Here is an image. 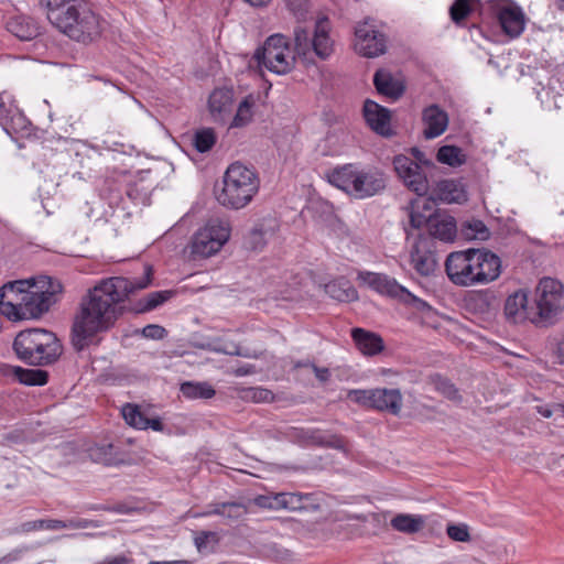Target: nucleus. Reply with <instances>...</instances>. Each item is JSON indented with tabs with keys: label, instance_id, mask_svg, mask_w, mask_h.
<instances>
[{
	"label": "nucleus",
	"instance_id": "61",
	"mask_svg": "<svg viewBox=\"0 0 564 564\" xmlns=\"http://www.w3.org/2000/svg\"><path fill=\"white\" fill-rule=\"evenodd\" d=\"M36 531V524L34 521H26L21 523L19 527L8 530V534H20Z\"/></svg>",
	"mask_w": 564,
	"mask_h": 564
},
{
	"label": "nucleus",
	"instance_id": "36",
	"mask_svg": "<svg viewBox=\"0 0 564 564\" xmlns=\"http://www.w3.org/2000/svg\"><path fill=\"white\" fill-rule=\"evenodd\" d=\"M436 159L440 163L452 167L460 166L466 162V155L463 150L452 144L442 145L437 150Z\"/></svg>",
	"mask_w": 564,
	"mask_h": 564
},
{
	"label": "nucleus",
	"instance_id": "54",
	"mask_svg": "<svg viewBox=\"0 0 564 564\" xmlns=\"http://www.w3.org/2000/svg\"><path fill=\"white\" fill-rule=\"evenodd\" d=\"M288 8L300 19L307 12V0H285Z\"/></svg>",
	"mask_w": 564,
	"mask_h": 564
},
{
	"label": "nucleus",
	"instance_id": "62",
	"mask_svg": "<svg viewBox=\"0 0 564 564\" xmlns=\"http://www.w3.org/2000/svg\"><path fill=\"white\" fill-rule=\"evenodd\" d=\"M311 368L312 370L314 371L315 373V377L321 381V382H327L329 379H330V371L328 368H325V367H318L316 366L315 364H312L311 365Z\"/></svg>",
	"mask_w": 564,
	"mask_h": 564
},
{
	"label": "nucleus",
	"instance_id": "3",
	"mask_svg": "<svg viewBox=\"0 0 564 564\" xmlns=\"http://www.w3.org/2000/svg\"><path fill=\"white\" fill-rule=\"evenodd\" d=\"M445 272L457 286L485 285L500 276L501 259L486 248L453 251L445 260Z\"/></svg>",
	"mask_w": 564,
	"mask_h": 564
},
{
	"label": "nucleus",
	"instance_id": "30",
	"mask_svg": "<svg viewBox=\"0 0 564 564\" xmlns=\"http://www.w3.org/2000/svg\"><path fill=\"white\" fill-rule=\"evenodd\" d=\"M90 458L107 466L120 465L123 463L121 453L113 444L96 445L89 449Z\"/></svg>",
	"mask_w": 564,
	"mask_h": 564
},
{
	"label": "nucleus",
	"instance_id": "52",
	"mask_svg": "<svg viewBox=\"0 0 564 564\" xmlns=\"http://www.w3.org/2000/svg\"><path fill=\"white\" fill-rule=\"evenodd\" d=\"M217 542L216 532L200 531L194 539V544L198 552H204L207 549L209 540Z\"/></svg>",
	"mask_w": 564,
	"mask_h": 564
},
{
	"label": "nucleus",
	"instance_id": "24",
	"mask_svg": "<svg viewBox=\"0 0 564 564\" xmlns=\"http://www.w3.org/2000/svg\"><path fill=\"white\" fill-rule=\"evenodd\" d=\"M373 85L380 95L391 98L392 100H398L405 91L404 84L395 79L391 73L383 69H378L375 73Z\"/></svg>",
	"mask_w": 564,
	"mask_h": 564
},
{
	"label": "nucleus",
	"instance_id": "35",
	"mask_svg": "<svg viewBox=\"0 0 564 564\" xmlns=\"http://www.w3.org/2000/svg\"><path fill=\"white\" fill-rule=\"evenodd\" d=\"M424 521L420 516L400 513L392 518L391 527L403 533H416L423 528Z\"/></svg>",
	"mask_w": 564,
	"mask_h": 564
},
{
	"label": "nucleus",
	"instance_id": "7",
	"mask_svg": "<svg viewBox=\"0 0 564 564\" xmlns=\"http://www.w3.org/2000/svg\"><path fill=\"white\" fill-rule=\"evenodd\" d=\"M328 182L355 199H366L381 194L387 180L378 170L358 169L354 164L335 167L327 174Z\"/></svg>",
	"mask_w": 564,
	"mask_h": 564
},
{
	"label": "nucleus",
	"instance_id": "49",
	"mask_svg": "<svg viewBox=\"0 0 564 564\" xmlns=\"http://www.w3.org/2000/svg\"><path fill=\"white\" fill-rule=\"evenodd\" d=\"M247 513V508L240 502H226L225 514L223 517L230 520H238Z\"/></svg>",
	"mask_w": 564,
	"mask_h": 564
},
{
	"label": "nucleus",
	"instance_id": "29",
	"mask_svg": "<svg viewBox=\"0 0 564 564\" xmlns=\"http://www.w3.org/2000/svg\"><path fill=\"white\" fill-rule=\"evenodd\" d=\"M325 292L338 302H352L358 300V292L346 278L335 279L325 284Z\"/></svg>",
	"mask_w": 564,
	"mask_h": 564
},
{
	"label": "nucleus",
	"instance_id": "34",
	"mask_svg": "<svg viewBox=\"0 0 564 564\" xmlns=\"http://www.w3.org/2000/svg\"><path fill=\"white\" fill-rule=\"evenodd\" d=\"M181 392L187 399H210L216 394L215 389L208 382L185 381L181 384Z\"/></svg>",
	"mask_w": 564,
	"mask_h": 564
},
{
	"label": "nucleus",
	"instance_id": "27",
	"mask_svg": "<svg viewBox=\"0 0 564 564\" xmlns=\"http://www.w3.org/2000/svg\"><path fill=\"white\" fill-rule=\"evenodd\" d=\"M528 291L520 290L507 297L505 314L509 321L520 323L528 318Z\"/></svg>",
	"mask_w": 564,
	"mask_h": 564
},
{
	"label": "nucleus",
	"instance_id": "22",
	"mask_svg": "<svg viewBox=\"0 0 564 564\" xmlns=\"http://www.w3.org/2000/svg\"><path fill=\"white\" fill-rule=\"evenodd\" d=\"M7 30L21 41H32L41 34V26L31 17L14 15L7 21Z\"/></svg>",
	"mask_w": 564,
	"mask_h": 564
},
{
	"label": "nucleus",
	"instance_id": "14",
	"mask_svg": "<svg viewBox=\"0 0 564 564\" xmlns=\"http://www.w3.org/2000/svg\"><path fill=\"white\" fill-rule=\"evenodd\" d=\"M433 239L430 236L420 234L411 250V263L415 271L422 276L434 273L437 260L434 252Z\"/></svg>",
	"mask_w": 564,
	"mask_h": 564
},
{
	"label": "nucleus",
	"instance_id": "46",
	"mask_svg": "<svg viewBox=\"0 0 564 564\" xmlns=\"http://www.w3.org/2000/svg\"><path fill=\"white\" fill-rule=\"evenodd\" d=\"M243 397L253 402H270L274 399V394L271 390L261 387L245 390Z\"/></svg>",
	"mask_w": 564,
	"mask_h": 564
},
{
	"label": "nucleus",
	"instance_id": "10",
	"mask_svg": "<svg viewBox=\"0 0 564 564\" xmlns=\"http://www.w3.org/2000/svg\"><path fill=\"white\" fill-rule=\"evenodd\" d=\"M412 159L399 154L393 158V167L398 176L403 181L404 185L419 196H423L429 191V181L422 172L421 165L430 166L432 162L425 159V155L417 148L412 149Z\"/></svg>",
	"mask_w": 564,
	"mask_h": 564
},
{
	"label": "nucleus",
	"instance_id": "42",
	"mask_svg": "<svg viewBox=\"0 0 564 564\" xmlns=\"http://www.w3.org/2000/svg\"><path fill=\"white\" fill-rule=\"evenodd\" d=\"M473 12V0H455L449 8V14L455 23L463 22Z\"/></svg>",
	"mask_w": 564,
	"mask_h": 564
},
{
	"label": "nucleus",
	"instance_id": "9",
	"mask_svg": "<svg viewBox=\"0 0 564 564\" xmlns=\"http://www.w3.org/2000/svg\"><path fill=\"white\" fill-rule=\"evenodd\" d=\"M253 57L259 66H264L276 75L290 73L297 58L288 39L282 34L269 36L264 44L257 48Z\"/></svg>",
	"mask_w": 564,
	"mask_h": 564
},
{
	"label": "nucleus",
	"instance_id": "15",
	"mask_svg": "<svg viewBox=\"0 0 564 564\" xmlns=\"http://www.w3.org/2000/svg\"><path fill=\"white\" fill-rule=\"evenodd\" d=\"M290 436L302 446H319L340 449L344 441L340 436L313 427H293Z\"/></svg>",
	"mask_w": 564,
	"mask_h": 564
},
{
	"label": "nucleus",
	"instance_id": "48",
	"mask_svg": "<svg viewBox=\"0 0 564 564\" xmlns=\"http://www.w3.org/2000/svg\"><path fill=\"white\" fill-rule=\"evenodd\" d=\"M437 390L449 400H460L458 389L447 379H440L436 383Z\"/></svg>",
	"mask_w": 564,
	"mask_h": 564
},
{
	"label": "nucleus",
	"instance_id": "16",
	"mask_svg": "<svg viewBox=\"0 0 564 564\" xmlns=\"http://www.w3.org/2000/svg\"><path fill=\"white\" fill-rule=\"evenodd\" d=\"M0 124L11 137H30L32 131L31 121L15 106H7L4 97L0 94Z\"/></svg>",
	"mask_w": 564,
	"mask_h": 564
},
{
	"label": "nucleus",
	"instance_id": "33",
	"mask_svg": "<svg viewBox=\"0 0 564 564\" xmlns=\"http://www.w3.org/2000/svg\"><path fill=\"white\" fill-rule=\"evenodd\" d=\"M13 375L20 383L26 386H44L48 381V372L43 369H25L13 367Z\"/></svg>",
	"mask_w": 564,
	"mask_h": 564
},
{
	"label": "nucleus",
	"instance_id": "47",
	"mask_svg": "<svg viewBox=\"0 0 564 564\" xmlns=\"http://www.w3.org/2000/svg\"><path fill=\"white\" fill-rule=\"evenodd\" d=\"M447 535L457 542H467L470 540L468 527L466 524H448L446 528Z\"/></svg>",
	"mask_w": 564,
	"mask_h": 564
},
{
	"label": "nucleus",
	"instance_id": "55",
	"mask_svg": "<svg viewBox=\"0 0 564 564\" xmlns=\"http://www.w3.org/2000/svg\"><path fill=\"white\" fill-rule=\"evenodd\" d=\"M122 416L127 424L133 427V424H135V416L139 415V406L132 403H126L122 406Z\"/></svg>",
	"mask_w": 564,
	"mask_h": 564
},
{
	"label": "nucleus",
	"instance_id": "20",
	"mask_svg": "<svg viewBox=\"0 0 564 564\" xmlns=\"http://www.w3.org/2000/svg\"><path fill=\"white\" fill-rule=\"evenodd\" d=\"M402 401L403 398L399 389L377 388L373 389L371 409L399 415Z\"/></svg>",
	"mask_w": 564,
	"mask_h": 564
},
{
	"label": "nucleus",
	"instance_id": "64",
	"mask_svg": "<svg viewBox=\"0 0 564 564\" xmlns=\"http://www.w3.org/2000/svg\"><path fill=\"white\" fill-rule=\"evenodd\" d=\"M256 372V367L253 365H243L241 367L236 368L232 373L237 377H243L248 375H252Z\"/></svg>",
	"mask_w": 564,
	"mask_h": 564
},
{
	"label": "nucleus",
	"instance_id": "43",
	"mask_svg": "<svg viewBox=\"0 0 564 564\" xmlns=\"http://www.w3.org/2000/svg\"><path fill=\"white\" fill-rule=\"evenodd\" d=\"M531 264L534 269L543 267L549 262L547 250L539 240L531 238Z\"/></svg>",
	"mask_w": 564,
	"mask_h": 564
},
{
	"label": "nucleus",
	"instance_id": "28",
	"mask_svg": "<svg viewBox=\"0 0 564 564\" xmlns=\"http://www.w3.org/2000/svg\"><path fill=\"white\" fill-rule=\"evenodd\" d=\"M327 24V18H322L316 21L314 28L312 54L314 53L322 59L327 58L333 52V44L328 36Z\"/></svg>",
	"mask_w": 564,
	"mask_h": 564
},
{
	"label": "nucleus",
	"instance_id": "53",
	"mask_svg": "<svg viewBox=\"0 0 564 564\" xmlns=\"http://www.w3.org/2000/svg\"><path fill=\"white\" fill-rule=\"evenodd\" d=\"M280 492L274 496H259L256 498L257 506L267 509H281Z\"/></svg>",
	"mask_w": 564,
	"mask_h": 564
},
{
	"label": "nucleus",
	"instance_id": "6",
	"mask_svg": "<svg viewBox=\"0 0 564 564\" xmlns=\"http://www.w3.org/2000/svg\"><path fill=\"white\" fill-rule=\"evenodd\" d=\"M18 358L31 366L54 364L62 355V344L53 332L31 328L20 332L13 341Z\"/></svg>",
	"mask_w": 564,
	"mask_h": 564
},
{
	"label": "nucleus",
	"instance_id": "56",
	"mask_svg": "<svg viewBox=\"0 0 564 564\" xmlns=\"http://www.w3.org/2000/svg\"><path fill=\"white\" fill-rule=\"evenodd\" d=\"M29 550V546L17 547L7 553L6 555H3L2 557H0V564H10L19 561L22 557L23 553L28 552Z\"/></svg>",
	"mask_w": 564,
	"mask_h": 564
},
{
	"label": "nucleus",
	"instance_id": "45",
	"mask_svg": "<svg viewBox=\"0 0 564 564\" xmlns=\"http://www.w3.org/2000/svg\"><path fill=\"white\" fill-rule=\"evenodd\" d=\"M372 393H373V389H368V390L354 389V390L348 391L347 398L350 401H352L359 405L371 409Z\"/></svg>",
	"mask_w": 564,
	"mask_h": 564
},
{
	"label": "nucleus",
	"instance_id": "4",
	"mask_svg": "<svg viewBox=\"0 0 564 564\" xmlns=\"http://www.w3.org/2000/svg\"><path fill=\"white\" fill-rule=\"evenodd\" d=\"M50 307V301L34 282L19 280L0 288V312L10 321L39 318Z\"/></svg>",
	"mask_w": 564,
	"mask_h": 564
},
{
	"label": "nucleus",
	"instance_id": "59",
	"mask_svg": "<svg viewBox=\"0 0 564 564\" xmlns=\"http://www.w3.org/2000/svg\"><path fill=\"white\" fill-rule=\"evenodd\" d=\"M533 409L540 413L543 417H556L555 403L553 404H538L534 405Z\"/></svg>",
	"mask_w": 564,
	"mask_h": 564
},
{
	"label": "nucleus",
	"instance_id": "57",
	"mask_svg": "<svg viewBox=\"0 0 564 564\" xmlns=\"http://www.w3.org/2000/svg\"><path fill=\"white\" fill-rule=\"evenodd\" d=\"M65 524L66 529H87L90 527H97V524H95L94 521L80 518L66 520Z\"/></svg>",
	"mask_w": 564,
	"mask_h": 564
},
{
	"label": "nucleus",
	"instance_id": "50",
	"mask_svg": "<svg viewBox=\"0 0 564 564\" xmlns=\"http://www.w3.org/2000/svg\"><path fill=\"white\" fill-rule=\"evenodd\" d=\"M143 337L154 340H160L166 337V329L158 324H149L144 326L141 330Z\"/></svg>",
	"mask_w": 564,
	"mask_h": 564
},
{
	"label": "nucleus",
	"instance_id": "31",
	"mask_svg": "<svg viewBox=\"0 0 564 564\" xmlns=\"http://www.w3.org/2000/svg\"><path fill=\"white\" fill-rule=\"evenodd\" d=\"M437 189L440 198L447 203H462L467 198L462 184L454 180L438 182Z\"/></svg>",
	"mask_w": 564,
	"mask_h": 564
},
{
	"label": "nucleus",
	"instance_id": "39",
	"mask_svg": "<svg viewBox=\"0 0 564 564\" xmlns=\"http://www.w3.org/2000/svg\"><path fill=\"white\" fill-rule=\"evenodd\" d=\"M216 141L217 137L213 128H202L193 135V145L200 153L210 151Z\"/></svg>",
	"mask_w": 564,
	"mask_h": 564
},
{
	"label": "nucleus",
	"instance_id": "37",
	"mask_svg": "<svg viewBox=\"0 0 564 564\" xmlns=\"http://www.w3.org/2000/svg\"><path fill=\"white\" fill-rule=\"evenodd\" d=\"M173 294V291L169 290L151 292L137 302L135 312H150L170 300Z\"/></svg>",
	"mask_w": 564,
	"mask_h": 564
},
{
	"label": "nucleus",
	"instance_id": "2",
	"mask_svg": "<svg viewBox=\"0 0 564 564\" xmlns=\"http://www.w3.org/2000/svg\"><path fill=\"white\" fill-rule=\"evenodd\" d=\"M40 7L52 25L72 40L90 43L101 33L99 15L85 0H40Z\"/></svg>",
	"mask_w": 564,
	"mask_h": 564
},
{
	"label": "nucleus",
	"instance_id": "41",
	"mask_svg": "<svg viewBox=\"0 0 564 564\" xmlns=\"http://www.w3.org/2000/svg\"><path fill=\"white\" fill-rule=\"evenodd\" d=\"M41 285H39L43 296L50 301V305L52 306L57 302L58 295L63 291V285L58 280L45 276L40 281Z\"/></svg>",
	"mask_w": 564,
	"mask_h": 564
},
{
	"label": "nucleus",
	"instance_id": "25",
	"mask_svg": "<svg viewBox=\"0 0 564 564\" xmlns=\"http://www.w3.org/2000/svg\"><path fill=\"white\" fill-rule=\"evenodd\" d=\"M457 232V226L455 218L452 216H446L443 218H437L433 216H429V234L433 239V246H435V239H438L444 242H451L455 239Z\"/></svg>",
	"mask_w": 564,
	"mask_h": 564
},
{
	"label": "nucleus",
	"instance_id": "32",
	"mask_svg": "<svg viewBox=\"0 0 564 564\" xmlns=\"http://www.w3.org/2000/svg\"><path fill=\"white\" fill-rule=\"evenodd\" d=\"M313 37L311 39L308 30L297 25L294 29V46L292 47L297 58L310 61L312 55Z\"/></svg>",
	"mask_w": 564,
	"mask_h": 564
},
{
	"label": "nucleus",
	"instance_id": "18",
	"mask_svg": "<svg viewBox=\"0 0 564 564\" xmlns=\"http://www.w3.org/2000/svg\"><path fill=\"white\" fill-rule=\"evenodd\" d=\"M364 117L367 124L376 133L382 137H391V112L388 108L380 106L373 100L367 99L364 104Z\"/></svg>",
	"mask_w": 564,
	"mask_h": 564
},
{
	"label": "nucleus",
	"instance_id": "17",
	"mask_svg": "<svg viewBox=\"0 0 564 564\" xmlns=\"http://www.w3.org/2000/svg\"><path fill=\"white\" fill-rule=\"evenodd\" d=\"M357 280L371 290L390 297L400 300V297L410 295L408 289L399 284L395 279L383 273L360 271L358 272Z\"/></svg>",
	"mask_w": 564,
	"mask_h": 564
},
{
	"label": "nucleus",
	"instance_id": "19",
	"mask_svg": "<svg viewBox=\"0 0 564 564\" xmlns=\"http://www.w3.org/2000/svg\"><path fill=\"white\" fill-rule=\"evenodd\" d=\"M422 121L425 126V139H434L445 132L448 126V115L438 105L433 104L423 109Z\"/></svg>",
	"mask_w": 564,
	"mask_h": 564
},
{
	"label": "nucleus",
	"instance_id": "51",
	"mask_svg": "<svg viewBox=\"0 0 564 564\" xmlns=\"http://www.w3.org/2000/svg\"><path fill=\"white\" fill-rule=\"evenodd\" d=\"M218 351H221L226 355L239 356V357H245V358H257L258 357L256 354H252L248 348H242L236 344L226 345L224 348L218 349Z\"/></svg>",
	"mask_w": 564,
	"mask_h": 564
},
{
	"label": "nucleus",
	"instance_id": "5",
	"mask_svg": "<svg viewBox=\"0 0 564 564\" xmlns=\"http://www.w3.org/2000/svg\"><path fill=\"white\" fill-rule=\"evenodd\" d=\"M260 180L257 171L241 162L231 163L224 176L220 191H216L217 202L230 209L246 207L258 193Z\"/></svg>",
	"mask_w": 564,
	"mask_h": 564
},
{
	"label": "nucleus",
	"instance_id": "8",
	"mask_svg": "<svg viewBox=\"0 0 564 564\" xmlns=\"http://www.w3.org/2000/svg\"><path fill=\"white\" fill-rule=\"evenodd\" d=\"M536 313L531 324L547 328L560 322L564 313V285L554 278L544 276L535 288Z\"/></svg>",
	"mask_w": 564,
	"mask_h": 564
},
{
	"label": "nucleus",
	"instance_id": "44",
	"mask_svg": "<svg viewBox=\"0 0 564 564\" xmlns=\"http://www.w3.org/2000/svg\"><path fill=\"white\" fill-rule=\"evenodd\" d=\"M252 102L248 99H243L237 109V112L232 119L231 127L240 128L250 122L252 118Z\"/></svg>",
	"mask_w": 564,
	"mask_h": 564
},
{
	"label": "nucleus",
	"instance_id": "60",
	"mask_svg": "<svg viewBox=\"0 0 564 564\" xmlns=\"http://www.w3.org/2000/svg\"><path fill=\"white\" fill-rule=\"evenodd\" d=\"M400 300L403 301L404 303L412 304L415 308L420 311L430 308V305L425 301L416 297L411 292L409 296L400 297Z\"/></svg>",
	"mask_w": 564,
	"mask_h": 564
},
{
	"label": "nucleus",
	"instance_id": "40",
	"mask_svg": "<svg viewBox=\"0 0 564 564\" xmlns=\"http://www.w3.org/2000/svg\"><path fill=\"white\" fill-rule=\"evenodd\" d=\"M272 235V230L264 228L263 224H257L247 237V245L252 250H261Z\"/></svg>",
	"mask_w": 564,
	"mask_h": 564
},
{
	"label": "nucleus",
	"instance_id": "38",
	"mask_svg": "<svg viewBox=\"0 0 564 564\" xmlns=\"http://www.w3.org/2000/svg\"><path fill=\"white\" fill-rule=\"evenodd\" d=\"M460 234L467 240H486L489 237L488 228L478 219L464 221L460 226Z\"/></svg>",
	"mask_w": 564,
	"mask_h": 564
},
{
	"label": "nucleus",
	"instance_id": "26",
	"mask_svg": "<svg viewBox=\"0 0 564 564\" xmlns=\"http://www.w3.org/2000/svg\"><path fill=\"white\" fill-rule=\"evenodd\" d=\"M208 108L215 121H224L231 112L232 93L227 89H215L208 99Z\"/></svg>",
	"mask_w": 564,
	"mask_h": 564
},
{
	"label": "nucleus",
	"instance_id": "63",
	"mask_svg": "<svg viewBox=\"0 0 564 564\" xmlns=\"http://www.w3.org/2000/svg\"><path fill=\"white\" fill-rule=\"evenodd\" d=\"M147 429H152L155 432H162L164 430V424L158 416L152 419L148 417L145 423V430Z\"/></svg>",
	"mask_w": 564,
	"mask_h": 564
},
{
	"label": "nucleus",
	"instance_id": "23",
	"mask_svg": "<svg viewBox=\"0 0 564 564\" xmlns=\"http://www.w3.org/2000/svg\"><path fill=\"white\" fill-rule=\"evenodd\" d=\"M281 509L290 511H317L319 503L314 494L280 492Z\"/></svg>",
	"mask_w": 564,
	"mask_h": 564
},
{
	"label": "nucleus",
	"instance_id": "13",
	"mask_svg": "<svg viewBox=\"0 0 564 564\" xmlns=\"http://www.w3.org/2000/svg\"><path fill=\"white\" fill-rule=\"evenodd\" d=\"M491 9L507 35L517 37L522 33L525 25L524 14L512 1L492 0Z\"/></svg>",
	"mask_w": 564,
	"mask_h": 564
},
{
	"label": "nucleus",
	"instance_id": "12",
	"mask_svg": "<svg viewBox=\"0 0 564 564\" xmlns=\"http://www.w3.org/2000/svg\"><path fill=\"white\" fill-rule=\"evenodd\" d=\"M355 50L365 57H377L386 53L387 36L380 32L372 19H365L355 28Z\"/></svg>",
	"mask_w": 564,
	"mask_h": 564
},
{
	"label": "nucleus",
	"instance_id": "1",
	"mask_svg": "<svg viewBox=\"0 0 564 564\" xmlns=\"http://www.w3.org/2000/svg\"><path fill=\"white\" fill-rule=\"evenodd\" d=\"M153 278L151 265L144 267L141 278L132 280L111 276L101 280L80 300L74 316L70 340L76 351H83L90 345H97L100 333L108 332L124 313L126 301L138 290L148 288Z\"/></svg>",
	"mask_w": 564,
	"mask_h": 564
},
{
	"label": "nucleus",
	"instance_id": "11",
	"mask_svg": "<svg viewBox=\"0 0 564 564\" xmlns=\"http://www.w3.org/2000/svg\"><path fill=\"white\" fill-rule=\"evenodd\" d=\"M230 237V227L219 219L209 220L192 238V254L208 258L218 252Z\"/></svg>",
	"mask_w": 564,
	"mask_h": 564
},
{
	"label": "nucleus",
	"instance_id": "58",
	"mask_svg": "<svg viewBox=\"0 0 564 564\" xmlns=\"http://www.w3.org/2000/svg\"><path fill=\"white\" fill-rule=\"evenodd\" d=\"M425 224L429 226V217H426V216H424V215H422L420 213L411 212V214H410V225H411L412 228L420 229Z\"/></svg>",
	"mask_w": 564,
	"mask_h": 564
},
{
	"label": "nucleus",
	"instance_id": "21",
	"mask_svg": "<svg viewBox=\"0 0 564 564\" xmlns=\"http://www.w3.org/2000/svg\"><path fill=\"white\" fill-rule=\"evenodd\" d=\"M351 338L358 350L365 356H376L384 349V341L382 337L379 334L365 328H352Z\"/></svg>",
	"mask_w": 564,
	"mask_h": 564
}]
</instances>
